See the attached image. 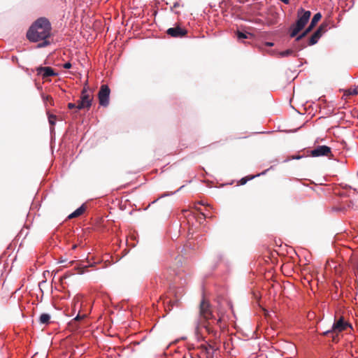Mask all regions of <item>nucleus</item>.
Segmentation results:
<instances>
[{
	"instance_id": "obj_18",
	"label": "nucleus",
	"mask_w": 358,
	"mask_h": 358,
	"mask_svg": "<svg viewBox=\"0 0 358 358\" xmlns=\"http://www.w3.org/2000/svg\"><path fill=\"white\" fill-rule=\"evenodd\" d=\"M86 317L85 314L80 315L78 314L77 316L71 322V324H73L74 322L83 320Z\"/></svg>"
},
{
	"instance_id": "obj_37",
	"label": "nucleus",
	"mask_w": 358,
	"mask_h": 358,
	"mask_svg": "<svg viewBox=\"0 0 358 358\" xmlns=\"http://www.w3.org/2000/svg\"><path fill=\"white\" fill-rule=\"evenodd\" d=\"M210 348L211 349V350H213V348L212 346H210Z\"/></svg>"
},
{
	"instance_id": "obj_17",
	"label": "nucleus",
	"mask_w": 358,
	"mask_h": 358,
	"mask_svg": "<svg viewBox=\"0 0 358 358\" xmlns=\"http://www.w3.org/2000/svg\"><path fill=\"white\" fill-rule=\"evenodd\" d=\"M48 115L49 123L51 126L53 127L55 124L57 117L54 115L49 114V113H48Z\"/></svg>"
},
{
	"instance_id": "obj_36",
	"label": "nucleus",
	"mask_w": 358,
	"mask_h": 358,
	"mask_svg": "<svg viewBox=\"0 0 358 358\" xmlns=\"http://www.w3.org/2000/svg\"><path fill=\"white\" fill-rule=\"evenodd\" d=\"M210 348L211 349V350H213V348L212 346H210Z\"/></svg>"
},
{
	"instance_id": "obj_34",
	"label": "nucleus",
	"mask_w": 358,
	"mask_h": 358,
	"mask_svg": "<svg viewBox=\"0 0 358 358\" xmlns=\"http://www.w3.org/2000/svg\"><path fill=\"white\" fill-rule=\"evenodd\" d=\"M271 270L268 272V273H265V275L266 276V275L270 273Z\"/></svg>"
},
{
	"instance_id": "obj_2",
	"label": "nucleus",
	"mask_w": 358,
	"mask_h": 358,
	"mask_svg": "<svg viewBox=\"0 0 358 358\" xmlns=\"http://www.w3.org/2000/svg\"><path fill=\"white\" fill-rule=\"evenodd\" d=\"M311 15V13L309 10H305L303 8H300L297 12V20L296 22L291 27L290 36L295 37L298 33L303 29L305 25L308 22Z\"/></svg>"
},
{
	"instance_id": "obj_32",
	"label": "nucleus",
	"mask_w": 358,
	"mask_h": 358,
	"mask_svg": "<svg viewBox=\"0 0 358 358\" xmlns=\"http://www.w3.org/2000/svg\"><path fill=\"white\" fill-rule=\"evenodd\" d=\"M267 45H269V46H271V45H273V43H267Z\"/></svg>"
},
{
	"instance_id": "obj_20",
	"label": "nucleus",
	"mask_w": 358,
	"mask_h": 358,
	"mask_svg": "<svg viewBox=\"0 0 358 358\" xmlns=\"http://www.w3.org/2000/svg\"><path fill=\"white\" fill-rule=\"evenodd\" d=\"M42 98H43L44 101H50V103L51 105H53V100H52V97L50 96L43 94L42 95Z\"/></svg>"
},
{
	"instance_id": "obj_13",
	"label": "nucleus",
	"mask_w": 358,
	"mask_h": 358,
	"mask_svg": "<svg viewBox=\"0 0 358 358\" xmlns=\"http://www.w3.org/2000/svg\"><path fill=\"white\" fill-rule=\"evenodd\" d=\"M358 94V86L350 87L343 91V97L347 99L350 96Z\"/></svg>"
},
{
	"instance_id": "obj_22",
	"label": "nucleus",
	"mask_w": 358,
	"mask_h": 358,
	"mask_svg": "<svg viewBox=\"0 0 358 358\" xmlns=\"http://www.w3.org/2000/svg\"><path fill=\"white\" fill-rule=\"evenodd\" d=\"M78 302H79V296H77L74 297L73 299L74 308H76V306Z\"/></svg>"
},
{
	"instance_id": "obj_12",
	"label": "nucleus",
	"mask_w": 358,
	"mask_h": 358,
	"mask_svg": "<svg viewBox=\"0 0 358 358\" xmlns=\"http://www.w3.org/2000/svg\"><path fill=\"white\" fill-rule=\"evenodd\" d=\"M322 27H320L313 35L312 36L310 37V41H309V45H314L315 44L319 38L321 37L322 36Z\"/></svg>"
},
{
	"instance_id": "obj_33",
	"label": "nucleus",
	"mask_w": 358,
	"mask_h": 358,
	"mask_svg": "<svg viewBox=\"0 0 358 358\" xmlns=\"http://www.w3.org/2000/svg\"><path fill=\"white\" fill-rule=\"evenodd\" d=\"M84 270H82L80 273H79V274H83L84 272Z\"/></svg>"
},
{
	"instance_id": "obj_5",
	"label": "nucleus",
	"mask_w": 358,
	"mask_h": 358,
	"mask_svg": "<svg viewBox=\"0 0 358 358\" xmlns=\"http://www.w3.org/2000/svg\"><path fill=\"white\" fill-rule=\"evenodd\" d=\"M110 90L108 85H103L101 86L98 93L99 104L101 106L106 107L109 104Z\"/></svg>"
},
{
	"instance_id": "obj_39",
	"label": "nucleus",
	"mask_w": 358,
	"mask_h": 358,
	"mask_svg": "<svg viewBox=\"0 0 358 358\" xmlns=\"http://www.w3.org/2000/svg\"><path fill=\"white\" fill-rule=\"evenodd\" d=\"M33 358H34V357H33Z\"/></svg>"
},
{
	"instance_id": "obj_1",
	"label": "nucleus",
	"mask_w": 358,
	"mask_h": 358,
	"mask_svg": "<svg viewBox=\"0 0 358 358\" xmlns=\"http://www.w3.org/2000/svg\"><path fill=\"white\" fill-rule=\"evenodd\" d=\"M51 26L45 18H39L37 20L27 31V36L30 41L43 42L38 45V48L48 45L49 42L46 40L50 36Z\"/></svg>"
},
{
	"instance_id": "obj_21",
	"label": "nucleus",
	"mask_w": 358,
	"mask_h": 358,
	"mask_svg": "<svg viewBox=\"0 0 358 358\" xmlns=\"http://www.w3.org/2000/svg\"><path fill=\"white\" fill-rule=\"evenodd\" d=\"M352 262H354L353 266L355 267V268H358V257H355L352 259Z\"/></svg>"
},
{
	"instance_id": "obj_14",
	"label": "nucleus",
	"mask_w": 358,
	"mask_h": 358,
	"mask_svg": "<svg viewBox=\"0 0 358 358\" xmlns=\"http://www.w3.org/2000/svg\"><path fill=\"white\" fill-rule=\"evenodd\" d=\"M50 315L48 313H42L39 317V322L41 324H48L50 322Z\"/></svg>"
},
{
	"instance_id": "obj_31",
	"label": "nucleus",
	"mask_w": 358,
	"mask_h": 358,
	"mask_svg": "<svg viewBox=\"0 0 358 358\" xmlns=\"http://www.w3.org/2000/svg\"><path fill=\"white\" fill-rule=\"evenodd\" d=\"M87 268V266H84V267H82L81 268H82V269H84V268ZM74 268H78V267L75 266V267H74Z\"/></svg>"
},
{
	"instance_id": "obj_24",
	"label": "nucleus",
	"mask_w": 358,
	"mask_h": 358,
	"mask_svg": "<svg viewBox=\"0 0 358 358\" xmlns=\"http://www.w3.org/2000/svg\"><path fill=\"white\" fill-rule=\"evenodd\" d=\"M68 108H69V109H73V108H77V106H76V104H75V103H69L68 104Z\"/></svg>"
},
{
	"instance_id": "obj_23",
	"label": "nucleus",
	"mask_w": 358,
	"mask_h": 358,
	"mask_svg": "<svg viewBox=\"0 0 358 358\" xmlns=\"http://www.w3.org/2000/svg\"><path fill=\"white\" fill-rule=\"evenodd\" d=\"M63 67L64 69H69L71 67V64L70 62H66V63L64 64Z\"/></svg>"
},
{
	"instance_id": "obj_9",
	"label": "nucleus",
	"mask_w": 358,
	"mask_h": 358,
	"mask_svg": "<svg viewBox=\"0 0 358 358\" xmlns=\"http://www.w3.org/2000/svg\"><path fill=\"white\" fill-rule=\"evenodd\" d=\"M166 32L172 37H182L187 34L186 29L179 26L169 28Z\"/></svg>"
},
{
	"instance_id": "obj_35",
	"label": "nucleus",
	"mask_w": 358,
	"mask_h": 358,
	"mask_svg": "<svg viewBox=\"0 0 358 358\" xmlns=\"http://www.w3.org/2000/svg\"><path fill=\"white\" fill-rule=\"evenodd\" d=\"M210 348L211 349V350H213V348L212 346H210Z\"/></svg>"
},
{
	"instance_id": "obj_27",
	"label": "nucleus",
	"mask_w": 358,
	"mask_h": 358,
	"mask_svg": "<svg viewBox=\"0 0 358 358\" xmlns=\"http://www.w3.org/2000/svg\"><path fill=\"white\" fill-rule=\"evenodd\" d=\"M206 358H213V355L209 352V351L207 350V356Z\"/></svg>"
},
{
	"instance_id": "obj_28",
	"label": "nucleus",
	"mask_w": 358,
	"mask_h": 358,
	"mask_svg": "<svg viewBox=\"0 0 358 358\" xmlns=\"http://www.w3.org/2000/svg\"><path fill=\"white\" fill-rule=\"evenodd\" d=\"M287 272L285 273V274H288L290 273V271H292V270H289V269H287V270H285Z\"/></svg>"
},
{
	"instance_id": "obj_16",
	"label": "nucleus",
	"mask_w": 358,
	"mask_h": 358,
	"mask_svg": "<svg viewBox=\"0 0 358 358\" xmlns=\"http://www.w3.org/2000/svg\"><path fill=\"white\" fill-rule=\"evenodd\" d=\"M236 34H237V38L238 40L248 38L250 36H252V34H250L249 33H243L241 31H238Z\"/></svg>"
},
{
	"instance_id": "obj_11",
	"label": "nucleus",
	"mask_w": 358,
	"mask_h": 358,
	"mask_svg": "<svg viewBox=\"0 0 358 358\" xmlns=\"http://www.w3.org/2000/svg\"><path fill=\"white\" fill-rule=\"evenodd\" d=\"M167 297L164 300V303L165 305V310L166 311H171L174 306L178 307L180 304V302L178 299L171 300L169 299L168 301Z\"/></svg>"
},
{
	"instance_id": "obj_25",
	"label": "nucleus",
	"mask_w": 358,
	"mask_h": 358,
	"mask_svg": "<svg viewBox=\"0 0 358 358\" xmlns=\"http://www.w3.org/2000/svg\"><path fill=\"white\" fill-rule=\"evenodd\" d=\"M69 275H70L65 274L63 276L59 278V280L61 281L62 283H63L64 280H65Z\"/></svg>"
},
{
	"instance_id": "obj_19",
	"label": "nucleus",
	"mask_w": 358,
	"mask_h": 358,
	"mask_svg": "<svg viewBox=\"0 0 358 358\" xmlns=\"http://www.w3.org/2000/svg\"><path fill=\"white\" fill-rule=\"evenodd\" d=\"M294 54V51L292 50H287L285 51H282L280 52V55L281 57H287L289 55H292Z\"/></svg>"
},
{
	"instance_id": "obj_15",
	"label": "nucleus",
	"mask_w": 358,
	"mask_h": 358,
	"mask_svg": "<svg viewBox=\"0 0 358 358\" xmlns=\"http://www.w3.org/2000/svg\"><path fill=\"white\" fill-rule=\"evenodd\" d=\"M85 210V208L84 207V206H81L80 208H78L74 212H73L71 214H70L69 215V218L71 219V218L77 217L80 216V215H82Z\"/></svg>"
},
{
	"instance_id": "obj_29",
	"label": "nucleus",
	"mask_w": 358,
	"mask_h": 358,
	"mask_svg": "<svg viewBox=\"0 0 358 358\" xmlns=\"http://www.w3.org/2000/svg\"><path fill=\"white\" fill-rule=\"evenodd\" d=\"M46 273H47L48 274H49V271H46V272H44V273H43V275H44V277H45V278H46Z\"/></svg>"
},
{
	"instance_id": "obj_3",
	"label": "nucleus",
	"mask_w": 358,
	"mask_h": 358,
	"mask_svg": "<svg viewBox=\"0 0 358 358\" xmlns=\"http://www.w3.org/2000/svg\"><path fill=\"white\" fill-rule=\"evenodd\" d=\"M199 317L200 321L196 322V329L199 328V325L202 324L203 320L206 321L211 318L212 312L210 309V303L206 301V299H203L199 305Z\"/></svg>"
},
{
	"instance_id": "obj_7",
	"label": "nucleus",
	"mask_w": 358,
	"mask_h": 358,
	"mask_svg": "<svg viewBox=\"0 0 358 358\" xmlns=\"http://www.w3.org/2000/svg\"><path fill=\"white\" fill-rule=\"evenodd\" d=\"M310 153L313 157L329 156L331 148L327 145H319L312 150Z\"/></svg>"
},
{
	"instance_id": "obj_38",
	"label": "nucleus",
	"mask_w": 358,
	"mask_h": 358,
	"mask_svg": "<svg viewBox=\"0 0 358 358\" xmlns=\"http://www.w3.org/2000/svg\"><path fill=\"white\" fill-rule=\"evenodd\" d=\"M333 268H336V265H335V266H333Z\"/></svg>"
},
{
	"instance_id": "obj_4",
	"label": "nucleus",
	"mask_w": 358,
	"mask_h": 358,
	"mask_svg": "<svg viewBox=\"0 0 358 358\" xmlns=\"http://www.w3.org/2000/svg\"><path fill=\"white\" fill-rule=\"evenodd\" d=\"M93 95L90 93L86 87H84L82 90L80 99L77 105V109H89L92 103Z\"/></svg>"
},
{
	"instance_id": "obj_10",
	"label": "nucleus",
	"mask_w": 358,
	"mask_h": 358,
	"mask_svg": "<svg viewBox=\"0 0 358 358\" xmlns=\"http://www.w3.org/2000/svg\"><path fill=\"white\" fill-rule=\"evenodd\" d=\"M37 71L38 74L41 75L43 78H47L57 75V73L54 72L51 67H41L38 69Z\"/></svg>"
},
{
	"instance_id": "obj_8",
	"label": "nucleus",
	"mask_w": 358,
	"mask_h": 358,
	"mask_svg": "<svg viewBox=\"0 0 358 358\" xmlns=\"http://www.w3.org/2000/svg\"><path fill=\"white\" fill-rule=\"evenodd\" d=\"M321 17H322V15L320 13H317L315 14L311 20L310 26L308 27V29L303 33H302L301 35H299L296 37V41H299L302 38H303L315 26V24L318 22V21L321 19Z\"/></svg>"
},
{
	"instance_id": "obj_30",
	"label": "nucleus",
	"mask_w": 358,
	"mask_h": 358,
	"mask_svg": "<svg viewBox=\"0 0 358 358\" xmlns=\"http://www.w3.org/2000/svg\"><path fill=\"white\" fill-rule=\"evenodd\" d=\"M205 327L206 328L207 331L210 333V327H208V326H205Z\"/></svg>"
},
{
	"instance_id": "obj_6",
	"label": "nucleus",
	"mask_w": 358,
	"mask_h": 358,
	"mask_svg": "<svg viewBox=\"0 0 358 358\" xmlns=\"http://www.w3.org/2000/svg\"><path fill=\"white\" fill-rule=\"evenodd\" d=\"M352 327L351 324L347 322H345L343 317L336 321L332 326L331 329L328 330L324 333V335L328 336L329 334L340 333L346 329V328Z\"/></svg>"
},
{
	"instance_id": "obj_26",
	"label": "nucleus",
	"mask_w": 358,
	"mask_h": 358,
	"mask_svg": "<svg viewBox=\"0 0 358 358\" xmlns=\"http://www.w3.org/2000/svg\"><path fill=\"white\" fill-rule=\"evenodd\" d=\"M338 333L331 334H332V340H333V341H336V339H337V337H338Z\"/></svg>"
}]
</instances>
